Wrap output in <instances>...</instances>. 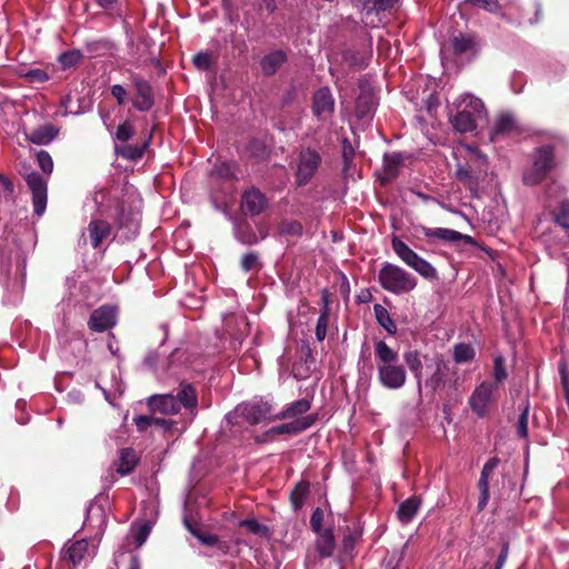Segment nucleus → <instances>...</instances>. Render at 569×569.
<instances>
[{
  "label": "nucleus",
  "instance_id": "nucleus-62",
  "mask_svg": "<svg viewBox=\"0 0 569 569\" xmlns=\"http://www.w3.org/2000/svg\"><path fill=\"white\" fill-rule=\"evenodd\" d=\"M153 425L154 426H158V427H161L166 430H169L172 425H173V421L170 420V419H161V418H154L153 417Z\"/></svg>",
  "mask_w": 569,
  "mask_h": 569
},
{
  "label": "nucleus",
  "instance_id": "nucleus-18",
  "mask_svg": "<svg viewBox=\"0 0 569 569\" xmlns=\"http://www.w3.org/2000/svg\"><path fill=\"white\" fill-rule=\"evenodd\" d=\"M499 459L493 457L490 458L485 466L482 467L480 478L478 481V488L480 491L479 502H478V509L482 510L488 501H489V478L491 473L495 471V469L499 465Z\"/></svg>",
  "mask_w": 569,
  "mask_h": 569
},
{
  "label": "nucleus",
  "instance_id": "nucleus-64",
  "mask_svg": "<svg viewBox=\"0 0 569 569\" xmlns=\"http://www.w3.org/2000/svg\"><path fill=\"white\" fill-rule=\"evenodd\" d=\"M198 539L207 546H213L217 542V537L212 535H196Z\"/></svg>",
  "mask_w": 569,
  "mask_h": 569
},
{
  "label": "nucleus",
  "instance_id": "nucleus-6",
  "mask_svg": "<svg viewBox=\"0 0 569 569\" xmlns=\"http://www.w3.org/2000/svg\"><path fill=\"white\" fill-rule=\"evenodd\" d=\"M378 281L385 290L395 295L408 293L417 286L415 276L389 262H385L379 270Z\"/></svg>",
  "mask_w": 569,
  "mask_h": 569
},
{
  "label": "nucleus",
  "instance_id": "nucleus-7",
  "mask_svg": "<svg viewBox=\"0 0 569 569\" xmlns=\"http://www.w3.org/2000/svg\"><path fill=\"white\" fill-rule=\"evenodd\" d=\"M392 250L396 254L421 277L433 280L437 279L438 273L436 268L429 263L426 259L416 253L409 248L402 240L393 238L391 241Z\"/></svg>",
  "mask_w": 569,
  "mask_h": 569
},
{
  "label": "nucleus",
  "instance_id": "nucleus-24",
  "mask_svg": "<svg viewBox=\"0 0 569 569\" xmlns=\"http://www.w3.org/2000/svg\"><path fill=\"white\" fill-rule=\"evenodd\" d=\"M402 154L399 152H392L385 154L383 157V174L381 177L382 183H388L396 178L399 167L402 163Z\"/></svg>",
  "mask_w": 569,
  "mask_h": 569
},
{
  "label": "nucleus",
  "instance_id": "nucleus-40",
  "mask_svg": "<svg viewBox=\"0 0 569 569\" xmlns=\"http://www.w3.org/2000/svg\"><path fill=\"white\" fill-rule=\"evenodd\" d=\"M375 103L371 97L361 94L358 97L356 102V114L358 118L363 119L371 114L373 111Z\"/></svg>",
  "mask_w": 569,
  "mask_h": 569
},
{
  "label": "nucleus",
  "instance_id": "nucleus-61",
  "mask_svg": "<svg viewBox=\"0 0 569 569\" xmlns=\"http://www.w3.org/2000/svg\"><path fill=\"white\" fill-rule=\"evenodd\" d=\"M10 268H11L10 260H8V261L2 260L0 262V277H1L2 280L9 278V276H10Z\"/></svg>",
  "mask_w": 569,
  "mask_h": 569
},
{
  "label": "nucleus",
  "instance_id": "nucleus-49",
  "mask_svg": "<svg viewBox=\"0 0 569 569\" xmlns=\"http://www.w3.org/2000/svg\"><path fill=\"white\" fill-rule=\"evenodd\" d=\"M259 257L254 252H248L243 254L241 259V267L244 271H251L258 268Z\"/></svg>",
  "mask_w": 569,
  "mask_h": 569
},
{
  "label": "nucleus",
  "instance_id": "nucleus-56",
  "mask_svg": "<svg viewBox=\"0 0 569 569\" xmlns=\"http://www.w3.org/2000/svg\"><path fill=\"white\" fill-rule=\"evenodd\" d=\"M322 521H323V512L321 509L317 508L312 512L311 518H310V525L316 532H321Z\"/></svg>",
  "mask_w": 569,
  "mask_h": 569
},
{
  "label": "nucleus",
  "instance_id": "nucleus-15",
  "mask_svg": "<svg viewBox=\"0 0 569 569\" xmlns=\"http://www.w3.org/2000/svg\"><path fill=\"white\" fill-rule=\"evenodd\" d=\"M224 330L231 337V346L237 349L241 346L249 331V323L243 315H229L224 317Z\"/></svg>",
  "mask_w": 569,
  "mask_h": 569
},
{
  "label": "nucleus",
  "instance_id": "nucleus-59",
  "mask_svg": "<svg viewBox=\"0 0 569 569\" xmlns=\"http://www.w3.org/2000/svg\"><path fill=\"white\" fill-rule=\"evenodd\" d=\"M134 423L139 431H144V430H147L148 427L153 425V417L138 416L134 418Z\"/></svg>",
  "mask_w": 569,
  "mask_h": 569
},
{
  "label": "nucleus",
  "instance_id": "nucleus-12",
  "mask_svg": "<svg viewBox=\"0 0 569 569\" xmlns=\"http://www.w3.org/2000/svg\"><path fill=\"white\" fill-rule=\"evenodd\" d=\"M131 83L134 89L133 108L142 112L149 111L154 103L152 87L147 80L137 74L131 76Z\"/></svg>",
  "mask_w": 569,
  "mask_h": 569
},
{
  "label": "nucleus",
  "instance_id": "nucleus-31",
  "mask_svg": "<svg viewBox=\"0 0 569 569\" xmlns=\"http://www.w3.org/2000/svg\"><path fill=\"white\" fill-rule=\"evenodd\" d=\"M552 220L561 228L569 231V201L561 200L550 210Z\"/></svg>",
  "mask_w": 569,
  "mask_h": 569
},
{
  "label": "nucleus",
  "instance_id": "nucleus-48",
  "mask_svg": "<svg viewBox=\"0 0 569 569\" xmlns=\"http://www.w3.org/2000/svg\"><path fill=\"white\" fill-rule=\"evenodd\" d=\"M13 193V183L4 176L0 174V198L10 201Z\"/></svg>",
  "mask_w": 569,
  "mask_h": 569
},
{
  "label": "nucleus",
  "instance_id": "nucleus-44",
  "mask_svg": "<svg viewBox=\"0 0 569 569\" xmlns=\"http://www.w3.org/2000/svg\"><path fill=\"white\" fill-rule=\"evenodd\" d=\"M507 376L505 360L501 356H497L493 360V377L496 379L493 383H497L498 386L500 382L506 380Z\"/></svg>",
  "mask_w": 569,
  "mask_h": 569
},
{
  "label": "nucleus",
  "instance_id": "nucleus-32",
  "mask_svg": "<svg viewBox=\"0 0 569 569\" xmlns=\"http://www.w3.org/2000/svg\"><path fill=\"white\" fill-rule=\"evenodd\" d=\"M310 409V401L307 399H300L290 403L283 411L276 415V419H288L296 416H300Z\"/></svg>",
  "mask_w": 569,
  "mask_h": 569
},
{
  "label": "nucleus",
  "instance_id": "nucleus-52",
  "mask_svg": "<svg viewBox=\"0 0 569 569\" xmlns=\"http://www.w3.org/2000/svg\"><path fill=\"white\" fill-rule=\"evenodd\" d=\"M355 150L348 139H343L342 142V158L345 161V171H348L349 166L353 159Z\"/></svg>",
  "mask_w": 569,
  "mask_h": 569
},
{
  "label": "nucleus",
  "instance_id": "nucleus-43",
  "mask_svg": "<svg viewBox=\"0 0 569 569\" xmlns=\"http://www.w3.org/2000/svg\"><path fill=\"white\" fill-rule=\"evenodd\" d=\"M328 325H329L328 309L325 308V310L321 312V315L318 318L317 327H316V337L319 341H322L326 338Z\"/></svg>",
  "mask_w": 569,
  "mask_h": 569
},
{
  "label": "nucleus",
  "instance_id": "nucleus-42",
  "mask_svg": "<svg viewBox=\"0 0 569 569\" xmlns=\"http://www.w3.org/2000/svg\"><path fill=\"white\" fill-rule=\"evenodd\" d=\"M81 59L80 51L72 50L63 52L59 56V62L61 63L63 69H69L73 66H76Z\"/></svg>",
  "mask_w": 569,
  "mask_h": 569
},
{
  "label": "nucleus",
  "instance_id": "nucleus-4",
  "mask_svg": "<svg viewBox=\"0 0 569 569\" xmlns=\"http://www.w3.org/2000/svg\"><path fill=\"white\" fill-rule=\"evenodd\" d=\"M466 154L463 156L466 162L459 163L456 171L458 180L462 181L468 189L477 194L479 182L487 176L488 158L477 147L465 146Z\"/></svg>",
  "mask_w": 569,
  "mask_h": 569
},
{
  "label": "nucleus",
  "instance_id": "nucleus-20",
  "mask_svg": "<svg viewBox=\"0 0 569 569\" xmlns=\"http://www.w3.org/2000/svg\"><path fill=\"white\" fill-rule=\"evenodd\" d=\"M267 206L264 196L257 189H250L242 196L241 208L246 214L257 216Z\"/></svg>",
  "mask_w": 569,
  "mask_h": 569
},
{
  "label": "nucleus",
  "instance_id": "nucleus-58",
  "mask_svg": "<svg viewBox=\"0 0 569 569\" xmlns=\"http://www.w3.org/2000/svg\"><path fill=\"white\" fill-rule=\"evenodd\" d=\"M241 526L246 527L249 531L253 533H261L267 530V528L260 525L257 520L246 519L241 521Z\"/></svg>",
  "mask_w": 569,
  "mask_h": 569
},
{
  "label": "nucleus",
  "instance_id": "nucleus-8",
  "mask_svg": "<svg viewBox=\"0 0 569 569\" xmlns=\"http://www.w3.org/2000/svg\"><path fill=\"white\" fill-rule=\"evenodd\" d=\"M555 166L553 148L542 146L536 150L533 163L523 174V182L528 186L540 183Z\"/></svg>",
  "mask_w": 569,
  "mask_h": 569
},
{
  "label": "nucleus",
  "instance_id": "nucleus-21",
  "mask_svg": "<svg viewBox=\"0 0 569 569\" xmlns=\"http://www.w3.org/2000/svg\"><path fill=\"white\" fill-rule=\"evenodd\" d=\"M93 550L89 549V542L84 539L74 541L67 549V558L73 565H79L87 557H92Z\"/></svg>",
  "mask_w": 569,
  "mask_h": 569
},
{
  "label": "nucleus",
  "instance_id": "nucleus-47",
  "mask_svg": "<svg viewBox=\"0 0 569 569\" xmlns=\"http://www.w3.org/2000/svg\"><path fill=\"white\" fill-rule=\"evenodd\" d=\"M528 412H529V406L527 405L523 408V410L518 419L517 433L521 438L528 437Z\"/></svg>",
  "mask_w": 569,
  "mask_h": 569
},
{
  "label": "nucleus",
  "instance_id": "nucleus-16",
  "mask_svg": "<svg viewBox=\"0 0 569 569\" xmlns=\"http://www.w3.org/2000/svg\"><path fill=\"white\" fill-rule=\"evenodd\" d=\"M335 111V99L329 88L317 90L312 98V112L322 121L328 120Z\"/></svg>",
  "mask_w": 569,
  "mask_h": 569
},
{
  "label": "nucleus",
  "instance_id": "nucleus-53",
  "mask_svg": "<svg viewBox=\"0 0 569 569\" xmlns=\"http://www.w3.org/2000/svg\"><path fill=\"white\" fill-rule=\"evenodd\" d=\"M468 1L485 9L488 12H491V13H496L500 9L498 0H468Z\"/></svg>",
  "mask_w": 569,
  "mask_h": 569
},
{
  "label": "nucleus",
  "instance_id": "nucleus-9",
  "mask_svg": "<svg viewBox=\"0 0 569 569\" xmlns=\"http://www.w3.org/2000/svg\"><path fill=\"white\" fill-rule=\"evenodd\" d=\"M497 390V383L487 380L475 388L468 403L477 417L483 418L488 415L491 403L496 400Z\"/></svg>",
  "mask_w": 569,
  "mask_h": 569
},
{
  "label": "nucleus",
  "instance_id": "nucleus-39",
  "mask_svg": "<svg viewBox=\"0 0 569 569\" xmlns=\"http://www.w3.org/2000/svg\"><path fill=\"white\" fill-rule=\"evenodd\" d=\"M279 233L282 236L297 237L302 234V224L297 220L284 219L279 223Z\"/></svg>",
  "mask_w": 569,
  "mask_h": 569
},
{
  "label": "nucleus",
  "instance_id": "nucleus-50",
  "mask_svg": "<svg viewBox=\"0 0 569 569\" xmlns=\"http://www.w3.org/2000/svg\"><path fill=\"white\" fill-rule=\"evenodd\" d=\"M403 549L398 551H392L388 558L386 559V569H399L400 562L403 559Z\"/></svg>",
  "mask_w": 569,
  "mask_h": 569
},
{
  "label": "nucleus",
  "instance_id": "nucleus-33",
  "mask_svg": "<svg viewBox=\"0 0 569 569\" xmlns=\"http://www.w3.org/2000/svg\"><path fill=\"white\" fill-rule=\"evenodd\" d=\"M452 49L457 54L472 52L476 46L475 38L470 34L460 33L452 38Z\"/></svg>",
  "mask_w": 569,
  "mask_h": 569
},
{
  "label": "nucleus",
  "instance_id": "nucleus-22",
  "mask_svg": "<svg viewBox=\"0 0 569 569\" xmlns=\"http://www.w3.org/2000/svg\"><path fill=\"white\" fill-rule=\"evenodd\" d=\"M427 369L430 370V376L426 379V387L436 391L445 383V365L441 359L436 358L432 365H428Z\"/></svg>",
  "mask_w": 569,
  "mask_h": 569
},
{
  "label": "nucleus",
  "instance_id": "nucleus-11",
  "mask_svg": "<svg viewBox=\"0 0 569 569\" xmlns=\"http://www.w3.org/2000/svg\"><path fill=\"white\" fill-rule=\"evenodd\" d=\"M233 416L242 417L251 425L276 419L274 416L271 415V406L264 401L241 403L236 407L233 413L227 415V419L231 420Z\"/></svg>",
  "mask_w": 569,
  "mask_h": 569
},
{
  "label": "nucleus",
  "instance_id": "nucleus-60",
  "mask_svg": "<svg viewBox=\"0 0 569 569\" xmlns=\"http://www.w3.org/2000/svg\"><path fill=\"white\" fill-rule=\"evenodd\" d=\"M507 558H508V545L505 543L502 546L500 555L498 556L495 569H502V567L505 566V563L507 561Z\"/></svg>",
  "mask_w": 569,
  "mask_h": 569
},
{
  "label": "nucleus",
  "instance_id": "nucleus-1",
  "mask_svg": "<svg viewBox=\"0 0 569 569\" xmlns=\"http://www.w3.org/2000/svg\"><path fill=\"white\" fill-rule=\"evenodd\" d=\"M114 196L111 191L99 190L93 194V202L97 206L98 214L93 216L82 231L79 243H89L93 249L100 248L106 241L110 240L111 226L103 218H111L117 216L120 228H128L129 232L134 236L138 232L139 221L137 214H131L128 219L124 218L123 209L119 206L112 207L111 201Z\"/></svg>",
  "mask_w": 569,
  "mask_h": 569
},
{
  "label": "nucleus",
  "instance_id": "nucleus-2",
  "mask_svg": "<svg viewBox=\"0 0 569 569\" xmlns=\"http://www.w3.org/2000/svg\"><path fill=\"white\" fill-rule=\"evenodd\" d=\"M375 355L379 361V382L390 390L402 388L407 381V372L405 367L398 363V352L380 340L375 345Z\"/></svg>",
  "mask_w": 569,
  "mask_h": 569
},
{
  "label": "nucleus",
  "instance_id": "nucleus-41",
  "mask_svg": "<svg viewBox=\"0 0 569 569\" xmlns=\"http://www.w3.org/2000/svg\"><path fill=\"white\" fill-rule=\"evenodd\" d=\"M134 134V127L131 122L126 121L118 126L114 139L121 143L128 142Z\"/></svg>",
  "mask_w": 569,
  "mask_h": 569
},
{
  "label": "nucleus",
  "instance_id": "nucleus-19",
  "mask_svg": "<svg viewBox=\"0 0 569 569\" xmlns=\"http://www.w3.org/2000/svg\"><path fill=\"white\" fill-rule=\"evenodd\" d=\"M316 420V417L312 415L299 417L295 420L282 423L280 426H276L271 428L268 433L272 435H297L306 429L310 428Z\"/></svg>",
  "mask_w": 569,
  "mask_h": 569
},
{
  "label": "nucleus",
  "instance_id": "nucleus-3",
  "mask_svg": "<svg viewBox=\"0 0 569 569\" xmlns=\"http://www.w3.org/2000/svg\"><path fill=\"white\" fill-rule=\"evenodd\" d=\"M455 114L450 116L452 127L459 132H470L477 123L487 118V111L481 99L470 94H461L455 102Z\"/></svg>",
  "mask_w": 569,
  "mask_h": 569
},
{
  "label": "nucleus",
  "instance_id": "nucleus-37",
  "mask_svg": "<svg viewBox=\"0 0 569 569\" xmlns=\"http://www.w3.org/2000/svg\"><path fill=\"white\" fill-rule=\"evenodd\" d=\"M475 358V350L468 343H458L453 349V359L457 363L470 362Z\"/></svg>",
  "mask_w": 569,
  "mask_h": 569
},
{
  "label": "nucleus",
  "instance_id": "nucleus-54",
  "mask_svg": "<svg viewBox=\"0 0 569 569\" xmlns=\"http://www.w3.org/2000/svg\"><path fill=\"white\" fill-rule=\"evenodd\" d=\"M214 170L217 174L222 178H230L234 173L233 166L228 162L216 163Z\"/></svg>",
  "mask_w": 569,
  "mask_h": 569
},
{
  "label": "nucleus",
  "instance_id": "nucleus-57",
  "mask_svg": "<svg viewBox=\"0 0 569 569\" xmlns=\"http://www.w3.org/2000/svg\"><path fill=\"white\" fill-rule=\"evenodd\" d=\"M111 94L116 98L118 104L122 106L127 99V90L121 84H113L110 89Z\"/></svg>",
  "mask_w": 569,
  "mask_h": 569
},
{
  "label": "nucleus",
  "instance_id": "nucleus-5",
  "mask_svg": "<svg viewBox=\"0 0 569 569\" xmlns=\"http://www.w3.org/2000/svg\"><path fill=\"white\" fill-rule=\"evenodd\" d=\"M198 405L196 391L191 385H181L177 396L171 393L153 395L148 400L152 411L164 415H174L181 407L194 411Z\"/></svg>",
  "mask_w": 569,
  "mask_h": 569
},
{
  "label": "nucleus",
  "instance_id": "nucleus-28",
  "mask_svg": "<svg viewBox=\"0 0 569 569\" xmlns=\"http://www.w3.org/2000/svg\"><path fill=\"white\" fill-rule=\"evenodd\" d=\"M517 130V121L511 113H502L498 117L493 130L492 139L499 136L511 133Z\"/></svg>",
  "mask_w": 569,
  "mask_h": 569
},
{
  "label": "nucleus",
  "instance_id": "nucleus-38",
  "mask_svg": "<svg viewBox=\"0 0 569 569\" xmlns=\"http://www.w3.org/2000/svg\"><path fill=\"white\" fill-rule=\"evenodd\" d=\"M397 2V0H365V16L368 18L373 11H386Z\"/></svg>",
  "mask_w": 569,
  "mask_h": 569
},
{
  "label": "nucleus",
  "instance_id": "nucleus-36",
  "mask_svg": "<svg viewBox=\"0 0 569 569\" xmlns=\"http://www.w3.org/2000/svg\"><path fill=\"white\" fill-rule=\"evenodd\" d=\"M308 493L309 483L307 481H300L295 486L290 495V500L296 510L303 506Z\"/></svg>",
  "mask_w": 569,
  "mask_h": 569
},
{
  "label": "nucleus",
  "instance_id": "nucleus-14",
  "mask_svg": "<svg viewBox=\"0 0 569 569\" xmlns=\"http://www.w3.org/2000/svg\"><path fill=\"white\" fill-rule=\"evenodd\" d=\"M117 322V309L112 306H102L96 309L88 321L90 330L103 332L112 328Z\"/></svg>",
  "mask_w": 569,
  "mask_h": 569
},
{
  "label": "nucleus",
  "instance_id": "nucleus-51",
  "mask_svg": "<svg viewBox=\"0 0 569 569\" xmlns=\"http://www.w3.org/2000/svg\"><path fill=\"white\" fill-rule=\"evenodd\" d=\"M193 64L199 70H208L211 67V57L207 52H199L193 57Z\"/></svg>",
  "mask_w": 569,
  "mask_h": 569
},
{
  "label": "nucleus",
  "instance_id": "nucleus-46",
  "mask_svg": "<svg viewBox=\"0 0 569 569\" xmlns=\"http://www.w3.org/2000/svg\"><path fill=\"white\" fill-rule=\"evenodd\" d=\"M23 77L27 78L31 82H38V83L46 82V81H48L50 79V77L47 73V71H44L42 69H39V68H34V69L28 70L23 74Z\"/></svg>",
  "mask_w": 569,
  "mask_h": 569
},
{
  "label": "nucleus",
  "instance_id": "nucleus-45",
  "mask_svg": "<svg viewBox=\"0 0 569 569\" xmlns=\"http://www.w3.org/2000/svg\"><path fill=\"white\" fill-rule=\"evenodd\" d=\"M38 166L46 174H50L53 170V161L51 156L47 151H40L37 153Z\"/></svg>",
  "mask_w": 569,
  "mask_h": 569
},
{
  "label": "nucleus",
  "instance_id": "nucleus-35",
  "mask_svg": "<svg viewBox=\"0 0 569 569\" xmlns=\"http://www.w3.org/2000/svg\"><path fill=\"white\" fill-rule=\"evenodd\" d=\"M137 463V457L132 449L126 448L120 451V460L117 471L124 476L130 473Z\"/></svg>",
  "mask_w": 569,
  "mask_h": 569
},
{
  "label": "nucleus",
  "instance_id": "nucleus-25",
  "mask_svg": "<svg viewBox=\"0 0 569 569\" xmlns=\"http://www.w3.org/2000/svg\"><path fill=\"white\" fill-rule=\"evenodd\" d=\"M59 133V129L53 124L47 123L33 129L30 132V140L36 144H48L50 143Z\"/></svg>",
  "mask_w": 569,
  "mask_h": 569
},
{
  "label": "nucleus",
  "instance_id": "nucleus-29",
  "mask_svg": "<svg viewBox=\"0 0 569 569\" xmlns=\"http://www.w3.org/2000/svg\"><path fill=\"white\" fill-rule=\"evenodd\" d=\"M318 538L316 541L317 551L321 557L328 558L333 555L336 545L332 533L329 530L317 532Z\"/></svg>",
  "mask_w": 569,
  "mask_h": 569
},
{
  "label": "nucleus",
  "instance_id": "nucleus-26",
  "mask_svg": "<svg viewBox=\"0 0 569 569\" xmlns=\"http://www.w3.org/2000/svg\"><path fill=\"white\" fill-rule=\"evenodd\" d=\"M403 360L408 366L409 370L413 373L418 389L421 390L422 385V359L421 355L417 350H409L403 353Z\"/></svg>",
  "mask_w": 569,
  "mask_h": 569
},
{
  "label": "nucleus",
  "instance_id": "nucleus-30",
  "mask_svg": "<svg viewBox=\"0 0 569 569\" xmlns=\"http://www.w3.org/2000/svg\"><path fill=\"white\" fill-rule=\"evenodd\" d=\"M420 507V501L417 497H410L405 500L398 509V517L401 522L408 523L410 522L416 513L418 512Z\"/></svg>",
  "mask_w": 569,
  "mask_h": 569
},
{
  "label": "nucleus",
  "instance_id": "nucleus-27",
  "mask_svg": "<svg viewBox=\"0 0 569 569\" xmlns=\"http://www.w3.org/2000/svg\"><path fill=\"white\" fill-rule=\"evenodd\" d=\"M148 144V141H144L141 144H129L127 142L120 144L116 143L114 150L118 156L124 159L138 160L143 156Z\"/></svg>",
  "mask_w": 569,
  "mask_h": 569
},
{
  "label": "nucleus",
  "instance_id": "nucleus-63",
  "mask_svg": "<svg viewBox=\"0 0 569 569\" xmlns=\"http://www.w3.org/2000/svg\"><path fill=\"white\" fill-rule=\"evenodd\" d=\"M260 8L272 13L277 9V3L274 0H262L260 3Z\"/></svg>",
  "mask_w": 569,
  "mask_h": 569
},
{
  "label": "nucleus",
  "instance_id": "nucleus-10",
  "mask_svg": "<svg viewBox=\"0 0 569 569\" xmlns=\"http://www.w3.org/2000/svg\"><path fill=\"white\" fill-rule=\"evenodd\" d=\"M322 158L320 153L312 148H305L298 154L296 181L299 186H306L316 174Z\"/></svg>",
  "mask_w": 569,
  "mask_h": 569
},
{
  "label": "nucleus",
  "instance_id": "nucleus-23",
  "mask_svg": "<svg viewBox=\"0 0 569 569\" xmlns=\"http://www.w3.org/2000/svg\"><path fill=\"white\" fill-rule=\"evenodd\" d=\"M287 54L283 50H274L261 59V69L266 76L274 74L286 62Z\"/></svg>",
  "mask_w": 569,
  "mask_h": 569
},
{
  "label": "nucleus",
  "instance_id": "nucleus-13",
  "mask_svg": "<svg viewBox=\"0 0 569 569\" xmlns=\"http://www.w3.org/2000/svg\"><path fill=\"white\" fill-rule=\"evenodd\" d=\"M26 182L32 193L34 213L42 216L47 208V180L33 171L27 176Z\"/></svg>",
  "mask_w": 569,
  "mask_h": 569
},
{
  "label": "nucleus",
  "instance_id": "nucleus-55",
  "mask_svg": "<svg viewBox=\"0 0 569 569\" xmlns=\"http://www.w3.org/2000/svg\"><path fill=\"white\" fill-rule=\"evenodd\" d=\"M150 530L151 526L149 523H143L138 528L134 537L138 547H141L146 542Z\"/></svg>",
  "mask_w": 569,
  "mask_h": 569
},
{
  "label": "nucleus",
  "instance_id": "nucleus-34",
  "mask_svg": "<svg viewBox=\"0 0 569 569\" xmlns=\"http://www.w3.org/2000/svg\"><path fill=\"white\" fill-rule=\"evenodd\" d=\"M373 311L378 323L391 335L397 332V326L392 318L390 317L388 310L381 305H375Z\"/></svg>",
  "mask_w": 569,
  "mask_h": 569
},
{
  "label": "nucleus",
  "instance_id": "nucleus-17",
  "mask_svg": "<svg viewBox=\"0 0 569 569\" xmlns=\"http://www.w3.org/2000/svg\"><path fill=\"white\" fill-rule=\"evenodd\" d=\"M420 232L430 241H442V242H458L463 241L466 243H473L470 236L463 234L459 231L449 228H428L420 227Z\"/></svg>",
  "mask_w": 569,
  "mask_h": 569
}]
</instances>
